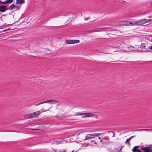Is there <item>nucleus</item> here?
<instances>
[{
	"instance_id": "obj_1",
	"label": "nucleus",
	"mask_w": 152,
	"mask_h": 152,
	"mask_svg": "<svg viewBox=\"0 0 152 152\" xmlns=\"http://www.w3.org/2000/svg\"><path fill=\"white\" fill-rule=\"evenodd\" d=\"M82 118L93 117L94 116V113L91 112H86L81 113Z\"/></svg>"
},
{
	"instance_id": "obj_2",
	"label": "nucleus",
	"mask_w": 152,
	"mask_h": 152,
	"mask_svg": "<svg viewBox=\"0 0 152 152\" xmlns=\"http://www.w3.org/2000/svg\"><path fill=\"white\" fill-rule=\"evenodd\" d=\"M100 134H88L86 136H85L86 138L84 140H88L93 139L96 137H97V136L100 135Z\"/></svg>"
},
{
	"instance_id": "obj_3",
	"label": "nucleus",
	"mask_w": 152,
	"mask_h": 152,
	"mask_svg": "<svg viewBox=\"0 0 152 152\" xmlns=\"http://www.w3.org/2000/svg\"><path fill=\"white\" fill-rule=\"evenodd\" d=\"M56 102L55 100H46L42 102H41L40 103L36 104L34 105L35 107L37 106H38L39 105L42 104H43L45 103H49L51 104H55V103H56Z\"/></svg>"
},
{
	"instance_id": "obj_4",
	"label": "nucleus",
	"mask_w": 152,
	"mask_h": 152,
	"mask_svg": "<svg viewBox=\"0 0 152 152\" xmlns=\"http://www.w3.org/2000/svg\"><path fill=\"white\" fill-rule=\"evenodd\" d=\"M130 25L131 26H141V20H140L138 21H133L132 22H129Z\"/></svg>"
},
{
	"instance_id": "obj_5",
	"label": "nucleus",
	"mask_w": 152,
	"mask_h": 152,
	"mask_svg": "<svg viewBox=\"0 0 152 152\" xmlns=\"http://www.w3.org/2000/svg\"><path fill=\"white\" fill-rule=\"evenodd\" d=\"M65 42L67 44H75L76 43H78L80 42V41L78 40H66Z\"/></svg>"
},
{
	"instance_id": "obj_6",
	"label": "nucleus",
	"mask_w": 152,
	"mask_h": 152,
	"mask_svg": "<svg viewBox=\"0 0 152 152\" xmlns=\"http://www.w3.org/2000/svg\"><path fill=\"white\" fill-rule=\"evenodd\" d=\"M8 9V6L4 5H0V12H4Z\"/></svg>"
},
{
	"instance_id": "obj_7",
	"label": "nucleus",
	"mask_w": 152,
	"mask_h": 152,
	"mask_svg": "<svg viewBox=\"0 0 152 152\" xmlns=\"http://www.w3.org/2000/svg\"><path fill=\"white\" fill-rule=\"evenodd\" d=\"M141 20L142 25H143L146 24L147 23L152 22V19H141Z\"/></svg>"
},
{
	"instance_id": "obj_8",
	"label": "nucleus",
	"mask_w": 152,
	"mask_h": 152,
	"mask_svg": "<svg viewBox=\"0 0 152 152\" xmlns=\"http://www.w3.org/2000/svg\"><path fill=\"white\" fill-rule=\"evenodd\" d=\"M139 147L138 146H135L132 149V151L134 152H141V151L138 149Z\"/></svg>"
},
{
	"instance_id": "obj_9",
	"label": "nucleus",
	"mask_w": 152,
	"mask_h": 152,
	"mask_svg": "<svg viewBox=\"0 0 152 152\" xmlns=\"http://www.w3.org/2000/svg\"><path fill=\"white\" fill-rule=\"evenodd\" d=\"M147 44L145 43H142L141 44V48L143 49H145L146 50H147L149 48H148L147 47Z\"/></svg>"
},
{
	"instance_id": "obj_10",
	"label": "nucleus",
	"mask_w": 152,
	"mask_h": 152,
	"mask_svg": "<svg viewBox=\"0 0 152 152\" xmlns=\"http://www.w3.org/2000/svg\"><path fill=\"white\" fill-rule=\"evenodd\" d=\"M13 0H7L5 1L1 2L2 4H8L9 3H11L13 1Z\"/></svg>"
},
{
	"instance_id": "obj_11",
	"label": "nucleus",
	"mask_w": 152,
	"mask_h": 152,
	"mask_svg": "<svg viewBox=\"0 0 152 152\" xmlns=\"http://www.w3.org/2000/svg\"><path fill=\"white\" fill-rule=\"evenodd\" d=\"M33 113L34 116V117H36L39 115L41 113L40 111H38L34 112Z\"/></svg>"
},
{
	"instance_id": "obj_12",
	"label": "nucleus",
	"mask_w": 152,
	"mask_h": 152,
	"mask_svg": "<svg viewBox=\"0 0 152 152\" xmlns=\"http://www.w3.org/2000/svg\"><path fill=\"white\" fill-rule=\"evenodd\" d=\"M24 2V0H16V3L17 4H23Z\"/></svg>"
},
{
	"instance_id": "obj_13",
	"label": "nucleus",
	"mask_w": 152,
	"mask_h": 152,
	"mask_svg": "<svg viewBox=\"0 0 152 152\" xmlns=\"http://www.w3.org/2000/svg\"><path fill=\"white\" fill-rule=\"evenodd\" d=\"M34 116L33 113L25 115V117L26 118H32L34 117Z\"/></svg>"
},
{
	"instance_id": "obj_14",
	"label": "nucleus",
	"mask_w": 152,
	"mask_h": 152,
	"mask_svg": "<svg viewBox=\"0 0 152 152\" xmlns=\"http://www.w3.org/2000/svg\"><path fill=\"white\" fill-rule=\"evenodd\" d=\"M120 25L121 26L130 25L129 22L128 21L124 22V23L120 24Z\"/></svg>"
},
{
	"instance_id": "obj_15",
	"label": "nucleus",
	"mask_w": 152,
	"mask_h": 152,
	"mask_svg": "<svg viewBox=\"0 0 152 152\" xmlns=\"http://www.w3.org/2000/svg\"><path fill=\"white\" fill-rule=\"evenodd\" d=\"M10 7L12 10L18 8V7L13 4L11 5Z\"/></svg>"
},
{
	"instance_id": "obj_16",
	"label": "nucleus",
	"mask_w": 152,
	"mask_h": 152,
	"mask_svg": "<svg viewBox=\"0 0 152 152\" xmlns=\"http://www.w3.org/2000/svg\"><path fill=\"white\" fill-rule=\"evenodd\" d=\"M141 149L143 151H144V152H146L147 151H150V150L149 148H148L146 147H142L141 148Z\"/></svg>"
},
{
	"instance_id": "obj_17",
	"label": "nucleus",
	"mask_w": 152,
	"mask_h": 152,
	"mask_svg": "<svg viewBox=\"0 0 152 152\" xmlns=\"http://www.w3.org/2000/svg\"><path fill=\"white\" fill-rule=\"evenodd\" d=\"M138 131H151L152 132V129H141Z\"/></svg>"
},
{
	"instance_id": "obj_18",
	"label": "nucleus",
	"mask_w": 152,
	"mask_h": 152,
	"mask_svg": "<svg viewBox=\"0 0 152 152\" xmlns=\"http://www.w3.org/2000/svg\"><path fill=\"white\" fill-rule=\"evenodd\" d=\"M66 18L67 19L66 23H69L70 20V17L69 16L67 17Z\"/></svg>"
},
{
	"instance_id": "obj_19",
	"label": "nucleus",
	"mask_w": 152,
	"mask_h": 152,
	"mask_svg": "<svg viewBox=\"0 0 152 152\" xmlns=\"http://www.w3.org/2000/svg\"><path fill=\"white\" fill-rule=\"evenodd\" d=\"M130 138L127 139L125 143H127L129 145H130V142L129 141L130 140Z\"/></svg>"
},
{
	"instance_id": "obj_20",
	"label": "nucleus",
	"mask_w": 152,
	"mask_h": 152,
	"mask_svg": "<svg viewBox=\"0 0 152 152\" xmlns=\"http://www.w3.org/2000/svg\"><path fill=\"white\" fill-rule=\"evenodd\" d=\"M10 28H9L8 29H6L4 30L3 31H2L3 32H4V31H5L7 30H10Z\"/></svg>"
},
{
	"instance_id": "obj_21",
	"label": "nucleus",
	"mask_w": 152,
	"mask_h": 152,
	"mask_svg": "<svg viewBox=\"0 0 152 152\" xmlns=\"http://www.w3.org/2000/svg\"><path fill=\"white\" fill-rule=\"evenodd\" d=\"M81 113H77L76 114V115H80Z\"/></svg>"
},
{
	"instance_id": "obj_22",
	"label": "nucleus",
	"mask_w": 152,
	"mask_h": 152,
	"mask_svg": "<svg viewBox=\"0 0 152 152\" xmlns=\"http://www.w3.org/2000/svg\"><path fill=\"white\" fill-rule=\"evenodd\" d=\"M66 151V150H64L62 151H60L59 152H65Z\"/></svg>"
},
{
	"instance_id": "obj_23",
	"label": "nucleus",
	"mask_w": 152,
	"mask_h": 152,
	"mask_svg": "<svg viewBox=\"0 0 152 152\" xmlns=\"http://www.w3.org/2000/svg\"><path fill=\"white\" fill-rule=\"evenodd\" d=\"M149 48L150 50H152V45L150 46H149Z\"/></svg>"
},
{
	"instance_id": "obj_24",
	"label": "nucleus",
	"mask_w": 152,
	"mask_h": 152,
	"mask_svg": "<svg viewBox=\"0 0 152 152\" xmlns=\"http://www.w3.org/2000/svg\"><path fill=\"white\" fill-rule=\"evenodd\" d=\"M133 50L131 49L130 50H129V51H131L132 50Z\"/></svg>"
},
{
	"instance_id": "obj_25",
	"label": "nucleus",
	"mask_w": 152,
	"mask_h": 152,
	"mask_svg": "<svg viewBox=\"0 0 152 152\" xmlns=\"http://www.w3.org/2000/svg\"><path fill=\"white\" fill-rule=\"evenodd\" d=\"M102 141H103L101 139L100 140V142H102Z\"/></svg>"
},
{
	"instance_id": "obj_26",
	"label": "nucleus",
	"mask_w": 152,
	"mask_h": 152,
	"mask_svg": "<svg viewBox=\"0 0 152 152\" xmlns=\"http://www.w3.org/2000/svg\"><path fill=\"white\" fill-rule=\"evenodd\" d=\"M98 139H99V140H101V137H98Z\"/></svg>"
},
{
	"instance_id": "obj_27",
	"label": "nucleus",
	"mask_w": 152,
	"mask_h": 152,
	"mask_svg": "<svg viewBox=\"0 0 152 152\" xmlns=\"http://www.w3.org/2000/svg\"><path fill=\"white\" fill-rule=\"evenodd\" d=\"M32 130H39V129H33Z\"/></svg>"
},
{
	"instance_id": "obj_28",
	"label": "nucleus",
	"mask_w": 152,
	"mask_h": 152,
	"mask_svg": "<svg viewBox=\"0 0 152 152\" xmlns=\"http://www.w3.org/2000/svg\"><path fill=\"white\" fill-rule=\"evenodd\" d=\"M146 51H147V50H146V51H143V52H146Z\"/></svg>"
},
{
	"instance_id": "obj_29",
	"label": "nucleus",
	"mask_w": 152,
	"mask_h": 152,
	"mask_svg": "<svg viewBox=\"0 0 152 152\" xmlns=\"http://www.w3.org/2000/svg\"><path fill=\"white\" fill-rule=\"evenodd\" d=\"M151 41L152 42V39H151Z\"/></svg>"
},
{
	"instance_id": "obj_30",
	"label": "nucleus",
	"mask_w": 152,
	"mask_h": 152,
	"mask_svg": "<svg viewBox=\"0 0 152 152\" xmlns=\"http://www.w3.org/2000/svg\"><path fill=\"white\" fill-rule=\"evenodd\" d=\"M131 48H133V47H131Z\"/></svg>"
},
{
	"instance_id": "obj_31",
	"label": "nucleus",
	"mask_w": 152,
	"mask_h": 152,
	"mask_svg": "<svg viewBox=\"0 0 152 152\" xmlns=\"http://www.w3.org/2000/svg\"><path fill=\"white\" fill-rule=\"evenodd\" d=\"M74 151H72V152H74Z\"/></svg>"
},
{
	"instance_id": "obj_32",
	"label": "nucleus",
	"mask_w": 152,
	"mask_h": 152,
	"mask_svg": "<svg viewBox=\"0 0 152 152\" xmlns=\"http://www.w3.org/2000/svg\"><path fill=\"white\" fill-rule=\"evenodd\" d=\"M150 37H152V35H151L150 36Z\"/></svg>"
},
{
	"instance_id": "obj_33",
	"label": "nucleus",
	"mask_w": 152,
	"mask_h": 152,
	"mask_svg": "<svg viewBox=\"0 0 152 152\" xmlns=\"http://www.w3.org/2000/svg\"><path fill=\"white\" fill-rule=\"evenodd\" d=\"M122 148H121V149H120V150H121V149Z\"/></svg>"
},
{
	"instance_id": "obj_34",
	"label": "nucleus",
	"mask_w": 152,
	"mask_h": 152,
	"mask_svg": "<svg viewBox=\"0 0 152 152\" xmlns=\"http://www.w3.org/2000/svg\"><path fill=\"white\" fill-rule=\"evenodd\" d=\"M96 144V142H94Z\"/></svg>"
},
{
	"instance_id": "obj_35",
	"label": "nucleus",
	"mask_w": 152,
	"mask_h": 152,
	"mask_svg": "<svg viewBox=\"0 0 152 152\" xmlns=\"http://www.w3.org/2000/svg\"><path fill=\"white\" fill-rule=\"evenodd\" d=\"M1 2V1H0V2Z\"/></svg>"
}]
</instances>
